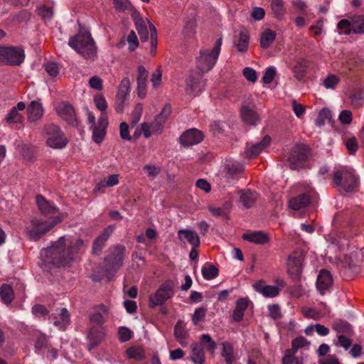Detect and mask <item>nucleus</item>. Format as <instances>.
Returning <instances> with one entry per match:
<instances>
[{"label":"nucleus","instance_id":"864d4df0","mask_svg":"<svg viewBox=\"0 0 364 364\" xmlns=\"http://www.w3.org/2000/svg\"><path fill=\"white\" fill-rule=\"evenodd\" d=\"M92 132V139L96 144H100L106 134V130L94 126L90 127Z\"/></svg>","mask_w":364,"mask_h":364},{"label":"nucleus","instance_id":"de8ad7c7","mask_svg":"<svg viewBox=\"0 0 364 364\" xmlns=\"http://www.w3.org/2000/svg\"><path fill=\"white\" fill-rule=\"evenodd\" d=\"M333 329L337 332L338 335L351 332L350 325L343 321H336L333 323Z\"/></svg>","mask_w":364,"mask_h":364},{"label":"nucleus","instance_id":"ea45409f","mask_svg":"<svg viewBox=\"0 0 364 364\" xmlns=\"http://www.w3.org/2000/svg\"><path fill=\"white\" fill-rule=\"evenodd\" d=\"M201 345L210 352L211 355L215 354V350L217 348L216 343L212 339L208 334H202L200 336Z\"/></svg>","mask_w":364,"mask_h":364},{"label":"nucleus","instance_id":"393cba45","mask_svg":"<svg viewBox=\"0 0 364 364\" xmlns=\"http://www.w3.org/2000/svg\"><path fill=\"white\" fill-rule=\"evenodd\" d=\"M333 279L330 272L326 269H321L318 275L316 287L321 294L323 295L331 286Z\"/></svg>","mask_w":364,"mask_h":364},{"label":"nucleus","instance_id":"e2e57ef3","mask_svg":"<svg viewBox=\"0 0 364 364\" xmlns=\"http://www.w3.org/2000/svg\"><path fill=\"white\" fill-rule=\"evenodd\" d=\"M338 119L342 124H350L353 119L351 111L348 109L341 111Z\"/></svg>","mask_w":364,"mask_h":364},{"label":"nucleus","instance_id":"603ef678","mask_svg":"<svg viewBox=\"0 0 364 364\" xmlns=\"http://www.w3.org/2000/svg\"><path fill=\"white\" fill-rule=\"evenodd\" d=\"M339 82L340 78L338 76L336 75H329L323 80V85L326 89H335Z\"/></svg>","mask_w":364,"mask_h":364},{"label":"nucleus","instance_id":"a19ab883","mask_svg":"<svg viewBox=\"0 0 364 364\" xmlns=\"http://www.w3.org/2000/svg\"><path fill=\"white\" fill-rule=\"evenodd\" d=\"M203 277L206 280L215 279L218 275V269L213 264H206L201 269Z\"/></svg>","mask_w":364,"mask_h":364},{"label":"nucleus","instance_id":"f03ea898","mask_svg":"<svg viewBox=\"0 0 364 364\" xmlns=\"http://www.w3.org/2000/svg\"><path fill=\"white\" fill-rule=\"evenodd\" d=\"M68 45L85 58H93L97 53V47L91 33L80 29L79 33L70 38Z\"/></svg>","mask_w":364,"mask_h":364},{"label":"nucleus","instance_id":"e433bc0d","mask_svg":"<svg viewBox=\"0 0 364 364\" xmlns=\"http://www.w3.org/2000/svg\"><path fill=\"white\" fill-rule=\"evenodd\" d=\"M352 32L356 34H364V16H352Z\"/></svg>","mask_w":364,"mask_h":364},{"label":"nucleus","instance_id":"8fccbe9b","mask_svg":"<svg viewBox=\"0 0 364 364\" xmlns=\"http://www.w3.org/2000/svg\"><path fill=\"white\" fill-rule=\"evenodd\" d=\"M44 68L48 75L51 77H55L60 71L59 65L55 62H48L44 64Z\"/></svg>","mask_w":364,"mask_h":364},{"label":"nucleus","instance_id":"c756f323","mask_svg":"<svg viewBox=\"0 0 364 364\" xmlns=\"http://www.w3.org/2000/svg\"><path fill=\"white\" fill-rule=\"evenodd\" d=\"M132 16L134 18L136 28L141 41H146L149 38V32L146 26L138 12H134Z\"/></svg>","mask_w":364,"mask_h":364},{"label":"nucleus","instance_id":"dca6fc26","mask_svg":"<svg viewBox=\"0 0 364 364\" xmlns=\"http://www.w3.org/2000/svg\"><path fill=\"white\" fill-rule=\"evenodd\" d=\"M36 203L41 214L43 217L47 218L46 219H49L50 217L60 216L59 210L54 203L46 200L41 195L36 196Z\"/></svg>","mask_w":364,"mask_h":364},{"label":"nucleus","instance_id":"a211bd4d","mask_svg":"<svg viewBox=\"0 0 364 364\" xmlns=\"http://www.w3.org/2000/svg\"><path fill=\"white\" fill-rule=\"evenodd\" d=\"M242 121L249 125H257L260 122L259 114L255 111L254 106L245 105L240 109Z\"/></svg>","mask_w":364,"mask_h":364},{"label":"nucleus","instance_id":"49530a36","mask_svg":"<svg viewBox=\"0 0 364 364\" xmlns=\"http://www.w3.org/2000/svg\"><path fill=\"white\" fill-rule=\"evenodd\" d=\"M150 37H151V50L150 54L151 56H155L157 48V31L155 26L149 23Z\"/></svg>","mask_w":364,"mask_h":364},{"label":"nucleus","instance_id":"4d7b16f0","mask_svg":"<svg viewBox=\"0 0 364 364\" xmlns=\"http://www.w3.org/2000/svg\"><path fill=\"white\" fill-rule=\"evenodd\" d=\"M118 335L121 342H126L132 338L133 332L127 327L121 326L118 328Z\"/></svg>","mask_w":364,"mask_h":364},{"label":"nucleus","instance_id":"f704fd0d","mask_svg":"<svg viewBox=\"0 0 364 364\" xmlns=\"http://www.w3.org/2000/svg\"><path fill=\"white\" fill-rule=\"evenodd\" d=\"M221 355L224 358L226 364H233L235 360V357L233 353V347L231 343L228 342L223 343Z\"/></svg>","mask_w":364,"mask_h":364},{"label":"nucleus","instance_id":"0eeeda50","mask_svg":"<svg viewBox=\"0 0 364 364\" xmlns=\"http://www.w3.org/2000/svg\"><path fill=\"white\" fill-rule=\"evenodd\" d=\"M200 71H191L186 78L185 95L188 100L200 95L205 90L206 80Z\"/></svg>","mask_w":364,"mask_h":364},{"label":"nucleus","instance_id":"6e6552de","mask_svg":"<svg viewBox=\"0 0 364 364\" xmlns=\"http://www.w3.org/2000/svg\"><path fill=\"white\" fill-rule=\"evenodd\" d=\"M24 60L25 53L21 47L0 46V63L18 66Z\"/></svg>","mask_w":364,"mask_h":364},{"label":"nucleus","instance_id":"cd10ccee","mask_svg":"<svg viewBox=\"0 0 364 364\" xmlns=\"http://www.w3.org/2000/svg\"><path fill=\"white\" fill-rule=\"evenodd\" d=\"M242 237L243 240L256 245H264L269 241L268 235L262 231L245 233Z\"/></svg>","mask_w":364,"mask_h":364},{"label":"nucleus","instance_id":"7c9ffc66","mask_svg":"<svg viewBox=\"0 0 364 364\" xmlns=\"http://www.w3.org/2000/svg\"><path fill=\"white\" fill-rule=\"evenodd\" d=\"M308 68V62L305 59L301 58L296 61L292 68L294 75L298 80H301L306 75Z\"/></svg>","mask_w":364,"mask_h":364},{"label":"nucleus","instance_id":"c03bdc74","mask_svg":"<svg viewBox=\"0 0 364 364\" xmlns=\"http://www.w3.org/2000/svg\"><path fill=\"white\" fill-rule=\"evenodd\" d=\"M127 354L129 358L140 361L144 358V353L140 347L133 346L127 349Z\"/></svg>","mask_w":364,"mask_h":364},{"label":"nucleus","instance_id":"ddd939ff","mask_svg":"<svg viewBox=\"0 0 364 364\" xmlns=\"http://www.w3.org/2000/svg\"><path fill=\"white\" fill-rule=\"evenodd\" d=\"M303 261L304 255L301 251H294L289 255L287 262V271L293 278L301 274Z\"/></svg>","mask_w":364,"mask_h":364},{"label":"nucleus","instance_id":"2f4dec72","mask_svg":"<svg viewBox=\"0 0 364 364\" xmlns=\"http://www.w3.org/2000/svg\"><path fill=\"white\" fill-rule=\"evenodd\" d=\"M191 360L195 364H204L205 363V353L203 347L198 344L194 343L192 346Z\"/></svg>","mask_w":364,"mask_h":364},{"label":"nucleus","instance_id":"bf43d9fd","mask_svg":"<svg viewBox=\"0 0 364 364\" xmlns=\"http://www.w3.org/2000/svg\"><path fill=\"white\" fill-rule=\"evenodd\" d=\"M143 112V105L141 103H138L134 107L132 115V124L133 126L136 125L140 120Z\"/></svg>","mask_w":364,"mask_h":364},{"label":"nucleus","instance_id":"680f3d73","mask_svg":"<svg viewBox=\"0 0 364 364\" xmlns=\"http://www.w3.org/2000/svg\"><path fill=\"white\" fill-rule=\"evenodd\" d=\"M206 309L203 307L196 309L192 316L193 323L194 324H197L200 321H203L206 315Z\"/></svg>","mask_w":364,"mask_h":364},{"label":"nucleus","instance_id":"37998d69","mask_svg":"<svg viewBox=\"0 0 364 364\" xmlns=\"http://www.w3.org/2000/svg\"><path fill=\"white\" fill-rule=\"evenodd\" d=\"M339 34L349 35L352 31V17L350 20L342 19L337 24Z\"/></svg>","mask_w":364,"mask_h":364},{"label":"nucleus","instance_id":"5701e85b","mask_svg":"<svg viewBox=\"0 0 364 364\" xmlns=\"http://www.w3.org/2000/svg\"><path fill=\"white\" fill-rule=\"evenodd\" d=\"M203 138L204 135L200 130L195 128L188 129L183 132V146L198 144Z\"/></svg>","mask_w":364,"mask_h":364},{"label":"nucleus","instance_id":"f8f14e48","mask_svg":"<svg viewBox=\"0 0 364 364\" xmlns=\"http://www.w3.org/2000/svg\"><path fill=\"white\" fill-rule=\"evenodd\" d=\"M309 154V149L306 145H296L288 158V162L291 169H297L303 166Z\"/></svg>","mask_w":364,"mask_h":364},{"label":"nucleus","instance_id":"473e14b6","mask_svg":"<svg viewBox=\"0 0 364 364\" xmlns=\"http://www.w3.org/2000/svg\"><path fill=\"white\" fill-rule=\"evenodd\" d=\"M276 38L275 31L266 28L264 29L260 37V46L263 48H267L273 43Z\"/></svg>","mask_w":364,"mask_h":364},{"label":"nucleus","instance_id":"6ab92c4d","mask_svg":"<svg viewBox=\"0 0 364 364\" xmlns=\"http://www.w3.org/2000/svg\"><path fill=\"white\" fill-rule=\"evenodd\" d=\"M60 116L63 118L70 125L73 127L77 126V120L75 117V110L69 103H63L57 108Z\"/></svg>","mask_w":364,"mask_h":364},{"label":"nucleus","instance_id":"412c9836","mask_svg":"<svg viewBox=\"0 0 364 364\" xmlns=\"http://www.w3.org/2000/svg\"><path fill=\"white\" fill-rule=\"evenodd\" d=\"M104 337V329L102 326H92L88 333L90 343L87 345L89 351L92 350L98 346Z\"/></svg>","mask_w":364,"mask_h":364},{"label":"nucleus","instance_id":"f257e3e1","mask_svg":"<svg viewBox=\"0 0 364 364\" xmlns=\"http://www.w3.org/2000/svg\"><path fill=\"white\" fill-rule=\"evenodd\" d=\"M83 246L82 240L64 235L53 242L50 247L42 251L41 255L45 257L46 262L57 267H65L75 259Z\"/></svg>","mask_w":364,"mask_h":364},{"label":"nucleus","instance_id":"1a4fd4ad","mask_svg":"<svg viewBox=\"0 0 364 364\" xmlns=\"http://www.w3.org/2000/svg\"><path fill=\"white\" fill-rule=\"evenodd\" d=\"M171 112V106L166 104L161 112L155 117L154 121L151 124L143 123L141 129L146 138L151 136V134L160 133L162 131L163 125L167 117Z\"/></svg>","mask_w":364,"mask_h":364},{"label":"nucleus","instance_id":"4c0bfd02","mask_svg":"<svg viewBox=\"0 0 364 364\" xmlns=\"http://www.w3.org/2000/svg\"><path fill=\"white\" fill-rule=\"evenodd\" d=\"M183 238L192 247H199L200 245L199 236L194 230L183 229Z\"/></svg>","mask_w":364,"mask_h":364},{"label":"nucleus","instance_id":"09e8293b","mask_svg":"<svg viewBox=\"0 0 364 364\" xmlns=\"http://www.w3.org/2000/svg\"><path fill=\"white\" fill-rule=\"evenodd\" d=\"M249 44V36L247 33L242 31L240 33L238 42L236 44L237 48L240 52H245L247 50Z\"/></svg>","mask_w":364,"mask_h":364},{"label":"nucleus","instance_id":"39448f33","mask_svg":"<svg viewBox=\"0 0 364 364\" xmlns=\"http://www.w3.org/2000/svg\"><path fill=\"white\" fill-rule=\"evenodd\" d=\"M126 247L117 244L108 249L105 257L104 272L107 276H110L117 272L124 264Z\"/></svg>","mask_w":364,"mask_h":364},{"label":"nucleus","instance_id":"aec40b11","mask_svg":"<svg viewBox=\"0 0 364 364\" xmlns=\"http://www.w3.org/2000/svg\"><path fill=\"white\" fill-rule=\"evenodd\" d=\"M28 121L33 123L41 119L43 115L44 109L39 100L31 101L27 107Z\"/></svg>","mask_w":364,"mask_h":364},{"label":"nucleus","instance_id":"9d476101","mask_svg":"<svg viewBox=\"0 0 364 364\" xmlns=\"http://www.w3.org/2000/svg\"><path fill=\"white\" fill-rule=\"evenodd\" d=\"M45 132L48 136L46 144L53 149H63L68 143L63 132L55 124H48L45 127Z\"/></svg>","mask_w":364,"mask_h":364},{"label":"nucleus","instance_id":"69168bd1","mask_svg":"<svg viewBox=\"0 0 364 364\" xmlns=\"http://www.w3.org/2000/svg\"><path fill=\"white\" fill-rule=\"evenodd\" d=\"M338 342L335 343L336 346L342 347L346 350H348L352 345V341L345 336L344 335L340 334L337 336Z\"/></svg>","mask_w":364,"mask_h":364},{"label":"nucleus","instance_id":"7ed1b4c3","mask_svg":"<svg viewBox=\"0 0 364 364\" xmlns=\"http://www.w3.org/2000/svg\"><path fill=\"white\" fill-rule=\"evenodd\" d=\"M61 216L46 219L43 216L33 218L26 225V232L31 240L37 241L62 221Z\"/></svg>","mask_w":364,"mask_h":364},{"label":"nucleus","instance_id":"6e6d98bb","mask_svg":"<svg viewBox=\"0 0 364 364\" xmlns=\"http://www.w3.org/2000/svg\"><path fill=\"white\" fill-rule=\"evenodd\" d=\"M94 102L96 107L101 111V113L107 112V102L102 95H96L94 98Z\"/></svg>","mask_w":364,"mask_h":364},{"label":"nucleus","instance_id":"b1692460","mask_svg":"<svg viewBox=\"0 0 364 364\" xmlns=\"http://www.w3.org/2000/svg\"><path fill=\"white\" fill-rule=\"evenodd\" d=\"M271 141V138L269 136H265L260 142L255 144L250 145L247 144L245 154L248 158L257 157L263 149H264Z\"/></svg>","mask_w":364,"mask_h":364},{"label":"nucleus","instance_id":"a18cd8bd","mask_svg":"<svg viewBox=\"0 0 364 364\" xmlns=\"http://www.w3.org/2000/svg\"><path fill=\"white\" fill-rule=\"evenodd\" d=\"M150 37H151V50L150 54L151 56H155L157 48V31L155 26L149 23Z\"/></svg>","mask_w":364,"mask_h":364},{"label":"nucleus","instance_id":"5fc2aeb1","mask_svg":"<svg viewBox=\"0 0 364 364\" xmlns=\"http://www.w3.org/2000/svg\"><path fill=\"white\" fill-rule=\"evenodd\" d=\"M350 98L354 107H359L364 104V93L361 91L355 92Z\"/></svg>","mask_w":364,"mask_h":364},{"label":"nucleus","instance_id":"3c124183","mask_svg":"<svg viewBox=\"0 0 364 364\" xmlns=\"http://www.w3.org/2000/svg\"><path fill=\"white\" fill-rule=\"evenodd\" d=\"M129 88H130V80L128 77H124L119 86L118 91L117 95L122 96L129 95Z\"/></svg>","mask_w":364,"mask_h":364},{"label":"nucleus","instance_id":"79ce46f5","mask_svg":"<svg viewBox=\"0 0 364 364\" xmlns=\"http://www.w3.org/2000/svg\"><path fill=\"white\" fill-rule=\"evenodd\" d=\"M331 117V112L328 108H323L319 112L318 117L315 121V124L316 126L321 127L326 122L330 121Z\"/></svg>","mask_w":364,"mask_h":364},{"label":"nucleus","instance_id":"f3484780","mask_svg":"<svg viewBox=\"0 0 364 364\" xmlns=\"http://www.w3.org/2000/svg\"><path fill=\"white\" fill-rule=\"evenodd\" d=\"M114 230V226L109 225L106 228L104 231L94 240L92 244V252L94 255H100L104 247L105 246V243L112 235Z\"/></svg>","mask_w":364,"mask_h":364},{"label":"nucleus","instance_id":"bb28decb","mask_svg":"<svg viewBox=\"0 0 364 364\" xmlns=\"http://www.w3.org/2000/svg\"><path fill=\"white\" fill-rule=\"evenodd\" d=\"M311 200L310 191L301 193L296 197H293L289 200V206L293 210H299L307 206Z\"/></svg>","mask_w":364,"mask_h":364},{"label":"nucleus","instance_id":"4be33fe9","mask_svg":"<svg viewBox=\"0 0 364 364\" xmlns=\"http://www.w3.org/2000/svg\"><path fill=\"white\" fill-rule=\"evenodd\" d=\"M108 314V308L103 304L99 305L94 308L90 319L91 323L97 325V326H102Z\"/></svg>","mask_w":364,"mask_h":364},{"label":"nucleus","instance_id":"052dcab7","mask_svg":"<svg viewBox=\"0 0 364 364\" xmlns=\"http://www.w3.org/2000/svg\"><path fill=\"white\" fill-rule=\"evenodd\" d=\"M276 75V68L273 66L268 67L262 77V81L265 84H269L272 82Z\"/></svg>","mask_w":364,"mask_h":364},{"label":"nucleus","instance_id":"c85d7f7f","mask_svg":"<svg viewBox=\"0 0 364 364\" xmlns=\"http://www.w3.org/2000/svg\"><path fill=\"white\" fill-rule=\"evenodd\" d=\"M249 304L248 299L240 298L236 301V306L232 314V318L237 321H241L244 316V313L247 309Z\"/></svg>","mask_w":364,"mask_h":364},{"label":"nucleus","instance_id":"13d9d810","mask_svg":"<svg viewBox=\"0 0 364 364\" xmlns=\"http://www.w3.org/2000/svg\"><path fill=\"white\" fill-rule=\"evenodd\" d=\"M271 8L277 16H281L284 14V3L282 0H272Z\"/></svg>","mask_w":364,"mask_h":364},{"label":"nucleus","instance_id":"a878e982","mask_svg":"<svg viewBox=\"0 0 364 364\" xmlns=\"http://www.w3.org/2000/svg\"><path fill=\"white\" fill-rule=\"evenodd\" d=\"M26 109V104L23 102H19L17 103L16 107L12 109L8 113L6 120L9 124H22L23 121V117L20 114L19 111H23Z\"/></svg>","mask_w":364,"mask_h":364},{"label":"nucleus","instance_id":"338daca9","mask_svg":"<svg viewBox=\"0 0 364 364\" xmlns=\"http://www.w3.org/2000/svg\"><path fill=\"white\" fill-rule=\"evenodd\" d=\"M38 14L43 19L50 20L53 15V9L51 7L44 6L38 9Z\"/></svg>","mask_w":364,"mask_h":364},{"label":"nucleus","instance_id":"9b49d317","mask_svg":"<svg viewBox=\"0 0 364 364\" xmlns=\"http://www.w3.org/2000/svg\"><path fill=\"white\" fill-rule=\"evenodd\" d=\"M173 294L172 283L167 281L163 283L154 294L149 296V306L154 308L162 305Z\"/></svg>","mask_w":364,"mask_h":364},{"label":"nucleus","instance_id":"c9c22d12","mask_svg":"<svg viewBox=\"0 0 364 364\" xmlns=\"http://www.w3.org/2000/svg\"><path fill=\"white\" fill-rule=\"evenodd\" d=\"M0 296L4 304H11L14 298V294L12 287L9 284H4L0 287Z\"/></svg>","mask_w":364,"mask_h":364},{"label":"nucleus","instance_id":"20e7f679","mask_svg":"<svg viewBox=\"0 0 364 364\" xmlns=\"http://www.w3.org/2000/svg\"><path fill=\"white\" fill-rule=\"evenodd\" d=\"M223 38L220 37L211 49L200 48L199 55L196 58L197 69L200 72L207 73L215 66L220 53Z\"/></svg>","mask_w":364,"mask_h":364},{"label":"nucleus","instance_id":"774afa93","mask_svg":"<svg viewBox=\"0 0 364 364\" xmlns=\"http://www.w3.org/2000/svg\"><path fill=\"white\" fill-rule=\"evenodd\" d=\"M294 355L296 353L290 349L286 350L282 358V364H294Z\"/></svg>","mask_w":364,"mask_h":364},{"label":"nucleus","instance_id":"423d86ee","mask_svg":"<svg viewBox=\"0 0 364 364\" xmlns=\"http://www.w3.org/2000/svg\"><path fill=\"white\" fill-rule=\"evenodd\" d=\"M333 181L336 186L341 187L347 193L357 191L359 186V179L355 171L348 167L335 171Z\"/></svg>","mask_w":364,"mask_h":364},{"label":"nucleus","instance_id":"4468645a","mask_svg":"<svg viewBox=\"0 0 364 364\" xmlns=\"http://www.w3.org/2000/svg\"><path fill=\"white\" fill-rule=\"evenodd\" d=\"M277 286L266 285L263 281H259L253 284L254 289L264 297L273 298L279 295L281 288L285 286L283 280L277 281Z\"/></svg>","mask_w":364,"mask_h":364},{"label":"nucleus","instance_id":"0e129e2a","mask_svg":"<svg viewBox=\"0 0 364 364\" xmlns=\"http://www.w3.org/2000/svg\"><path fill=\"white\" fill-rule=\"evenodd\" d=\"M127 41L129 43V49L130 51H134L139 46L138 38L134 31H132L128 34Z\"/></svg>","mask_w":364,"mask_h":364},{"label":"nucleus","instance_id":"72a5a7b5","mask_svg":"<svg viewBox=\"0 0 364 364\" xmlns=\"http://www.w3.org/2000/svg\"><path fill=\"white\" fill-rule=\"evenodd\" d=\"M257 199V193L250 190L242 191L240 194V203L247 208H251Z\"/></svg>","mask_w":364,"mask_h":364},{"label":"nucleus","instance_id":"2eb2a0df","mask_svg":"<svg viewBox=\"0 0 364 364\" xmlns=\"http://www.w3.org/2000/svg\"><path fill=\"white\" fill-rule=\"evenodd\" d=\"M48 319L58 329L65 330L70 323V315L65 308L57 309Z\"/></svg>","mask_w":364,"mask_h":364},{"label":"nucleus","instance_id":"58836bf2","mask_svg":"<svg viewBox=\"0 0 364 364\" xmlns=\"http://www.w3.org/2000/svg\"><path fill=\"white\" fill-rule=\"evenodd\" d=\"M310 346V342L304 336H298L292 340L291 350L296 353L298 350L301 348L308 349Z\"/></svg>","mask_w":364,"mask_h":364}]
</instances>
